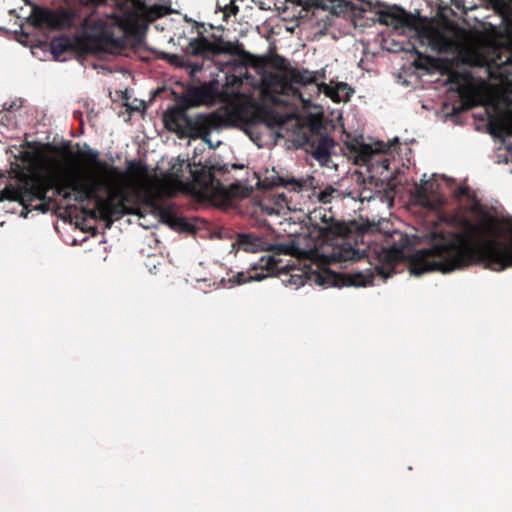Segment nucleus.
I'll list each match as a JSON object with an SVG mask.
<instances>
[{"label":"nucleus","mask_w":512,"mask_h":512,"mask_svg":"<svg viewBox=\"0 0 512 512\" xmlns=\"http://www.w3.org/2000/svg\"><path fill=\"white\" fill-rule=\"evenodd\" d=\"M463 232L432 233L429 248L417 250L409 259L410 273L416 276L430 271L442 273L472 265H483L493 271L512 267V239L497 238L499 220L487 212L482 213L479 224L468 218L459 222Z\"/></svg>","instance_id":"1"},{"label":"nucleus","mask_w":512,"mask_h":512,"mask_svg":"<svg viewBox=\"0 0 512 512\" xmlns=\"http://www.w3.org/2000/svg\"><path fill=\"white\" fill-rule=\"evenodd\" d=\"M78 156L92 165L96 172L80 173L76 171L66 172L65 191L73 194L74 201L83 203L93 200L97 206L100 219L107 222L110 227L114 221L126 214L134 213L129 206H124L123 201L116 198L111 191V177L119 175L115 166L99 159V152L85 145V150L78 152Z\"/></svg>","instance_id":"2"},{"label":"nucleus","mask_w":512,"mask_h":512,"mask_svg":"<svg viewBox=\"0 0 512 512\" xmlns=\"http://www.w3.org/2000/svg\"><path fill=\"white\" fill-rule=\"evenodd\" d=\"M218 95L216 82L205 83L190 88L181 96L177 106L168 109L163 115L165 128L175 132L180 138L190 137L207 140L214 129L232 123L235 119H242L248 111L242 108L220 109L210 114H197L189 117L187 109L193 106L212 103Z\"/></svg>","instance_id":"3"},{"label":"nucleus","mask_w":512,"mask_h":512,"mask_svg":"<svg viewBox=\"0 0 512 512\" xmlns=\"http://www.w3.org/2000/svg\"><path fill=\"white\" fill-rule=\"evenodd\" d=\"M66 172L67 170L55 169L49 174H33L22 187L9 184L0 191V202L17 201L28 211L36 210L46 213L55 202L54 198L47 195L51 189L66 200L72 198V194L65 191L64 187Z\"/></svg>","instance_id":"4"},{"label":"nucleus","mask_w":512,"mask_h":512,"mask_svg":"<svg viewBox=\"0 0 512 512\" xmlns=\"http://www.w3.org/2000/svg\"><path fill=\"white\" fill-rule=\"evenodd\" d=\"M409 238L406 234L394 231L386 236V246L373 250L377 263L374 270L383 278H388L395 273L398 263L404 258V251L409 245Z\"/></svg>","instance_id":"5"},{"label":"nucleus","mask_w":512,"mask_h":512,"mask_svg":"<svg viewBox=\"0 0 512 512\" xmlns=\"http://www.w3.org/2000/svg\"><path fill=\"white\" fill-rule=\"evenodd\" d=\"M274 255L262 256L256 263L252 264L245 272H238L231 281L237 285H242L250 281H261L268 276L285 271L288 265L282 264V259L278 256L287 254L288 250L284 246H273Z\"/></svg>","instance_id":"6"},{"label":"nucleus","mask_w":512,"mask_h":512,"mask_svg":"<svg viewBox=\"0 0 512 512\" xmlns=\"http://www.w3.org/2000/svg\"><path fill=\"white\" fill-rule=\"evenodd\" d=\"M239 50V45L224 41L220 37L215 38V40L211 42L208 38L201 35L189 41L186 47V54L188 56L210 58L221 54L236 55L239 54Z\"/></svg>","instance_id":"7"},{"label":"nucleus","mask_w":512,"mask_h":512,"mask_svg":"<svg viewBox=\"0 0 512 512\" xmlns=\"http://www.w3.org/2000/svg\"><path fill=\"white\" fill-rule=\"evenodd\" d=\"M75 13L67 9L52 10L48 8L35 7L32 10L30 19L36 28H48L52 30H64L73 26Z\"/></svg>","instance_id":"8"},{"label":"nucleus","mask_w":512,"mask_h":512,"mask_svg":"<svg viewBox=\"0 0 512 512\" xmlns=\"http://www.w3.org/2000/svg\"><path fill=\"white\" fill-rule=\"evenodd\" d=\"M194 183L199 188L208 194L220 197H230L238 195V190L241 189L239 184H231L226 187L219 179H217L212 172L211 168L207 166H200L194 170H190Z\"/></svg>","instance_id":"9"},{"label":"nucleus","mask_w":512,"mask_h":512,"mask_svg":"<svg viewBox=\"0 0 512 512\" xmlns=\"http://www.w3.org/2000/svg\"><path fill=\"white\" fill-rule=\"evenodd\" d=\"M374 272L371 269L352 273H336L329 269L323 270L315 276V282L325 286H367L372 284Z\"/></svg>","instance_id":"10"},{"label":"nucleus","mask_w":512,"mask_h":512,"mask_svg":"<svg viewBox=\"0 0 512 512\" xmlns=\"http://www.w3.org/2000/svg\"><path fill=\"white\" fill-rule=\"evenodd\" d=\"M156 8H147L142 5V11L127 10L122 16L118 17V25L128 34H136L141 28H146L147 23L153 21L159 15L155 12Z\"/></svg>","instance_id":"11"},{"label":"nucleus","mask_w":512,"mask_h":512,"mask_svg":"<svg viewBox=\"0 0 512 512\" xmlns=\"http://www.w3.org/2000/svg\"><path fill=\"white\" fill-rule=\"evenodd\" d=\"M263 83L266 90L275 96H291L304 101L301 92L289 83L288 74L284 71L282 73H269L265 76Z\"/></svg>","instance_id":"12"},{"label":"nucleus","mask_w":512,"mask_h":512,"mask_svg":"<svg viewBox=\"0 0 512 512\" xmlns=\"http://www.w3.org/2000/svg\"><path fill=\"white\" fill-rule=\"evenodd\" d=\"M439 184L434 180H422L416 187V202L428 209H437L441 207L444 200L438 192Z\"/></svg>","instance_id":"13"},{"label":"nucleus","mask_w":512,"mask_h":512,"mask_svg":"<svg viewBox=\"0 0 512 512\" xmlns=\"http://www.w3.org/2000/svg\"><path fill=\"white\" fill-rule=\"evenodd\" d=\"M147 204L151 207L154 213H156L161 222L167 224L173 229H180L183 231L191 230V225L182 217H179L172 204H162L157 200L150 198Z\"/></svg>","instance_id":"14"},{"label":"nucleus","mask_w":512,"mask_h":512,"mask_svg":"<svg viewBox=\"0 0 512 512\" xmlns=\"http://www.w3.org/2000/svg\"><path fill=\"white\" fill-rule=\"evenodd\" d=\"M247 123L249 124H264L269 128L280 126L283 121L281 116L272 108L255 104L253 110L248 116Z\"/></svg>","instance_id":"15"},{"label":"nucleus","mask_w":512,"mask_h":512,"mask_svg":"<svg viewBox=\"0 0 512 512\" xmlns=\"http://www.w3.org/2000/svg\"><path fill=\"white\" fill-rule=\"evenodd\" d=\"M308 179H297L295 177H283L278 175L275 171L270 176H266L261 185L266 189H273L276 187H284L289 191L300 192L307 187Z\"/></svg>","instance_id":"16"},{"label":"nucleus","mask_w":512,"mask_h":512,"mask_svg":"<svg viewBox=\"0 0 512 512\" xmlns=\"http://www.w3.org/2000/svg\"><path fill=\"white\" fill-rule=\"evenodd\" d=\"M389 149L390 146L388 144L380 141L374 143V145L359 143L349 147L351 153L355 154L356 163L364 165L371 162L375 155L384 154Z\"/></svg>","instance_id":"17"},{"label":"nucleus","mask_w":512,"mask_h":512,"mask_svg":"<svg viewBox=\"0 0 512 512\" xmlns=\"http://www.w3.org/2000/svg\"><path fill=\"white\" fill-rule=\"evenodd\" d=\"M51 52L58 61H64L68 55H73L77 51V43L67 36L56 37L50 44Z\"/></svg>","instance_id":"18"},{"label":"nucleus","mask_w":512,"mask_h":512,"mask_svg":"<svg viewBox=\"0 0 512 512\" xmlns=\"http://www.w3.org/2000/svg\"><path fill=\"white\" fill-rule=\"evenodd\" d=\"M281 70L288 74L289 83H291L292 86L295 84L306 86L315 84L317 81L315 73L307 69H298L286 64L281 67Z\"/></svg>","instance_id":"19"},{"label":"nucleus","mask_w":512,"mask_h":512,"mask_svg":"<svg viewBox=\"0 0 512 512\" xmlns=\"http://www.w3.org/2000/svg\"><path fill=\"white\" fill-rule=\"evenodd\" d=\"M361 258L362 254L360 251L344 241L333 247L332 252L328 256L330 262L357 261Z\"/></svg>","instance_id":"20"},{"label":"nucleus","mask_w":512,"mask_h":512,"mask_svg":"<svg viewBox=\"0 0 512 512\" xmlns=\"http://www.w3.org/2000/svg\"><path fill=\"white\" fill-rule=\"evenodd\" d=\"M332 143V139L327 136H317L316 139L310 143L314 157L317 160L327 159L330 156Z\"/></svg>","instance_id":"21"},{"label":"nucleus","mask_w":512,"mask_h":512,"mask_svg":"<svg viewBox=\"0 0 512 512\" xmlns=\"http://www.w3.org/2000/svg\"><path fill=\"white\" fill-rule=\"evenodd\" d=\"M238 245L240 249L246 252H256L264 249L262 247V239L253 234H240L238 236Z\"/></svg>","instance_id":"22"},{"label":"nucleus","mask_w":512,"mask_h":512,"mask_svg":"<svg viewBox=\"0 0 512 512\" xmlns=\"http://www.w3.org/2000/svg\"><path fill=\"white\" fill-rule=\"evenodd\" d=\"M380 21L386 25H392L394 27H401L407 23L406 16L404 15V11H401V14L384 11L380 13Z\"/></svg>","instance_id":"23"},{"label":"nucleus","mask_w":512,"mask_h":512,"mask_svg":"<svg viewBox=\"0 0 512 512\" xmlns=\"http://www.w3.org/2000/svg\"><path fill=\"white\" fill-rule=\"evenodd\" d=\"M471 75L468 71L451 70L448 74V82L460 86L470 79Z\"/></svg>","instance_id":"24"},{"label":"nucleus","mask_w":512,"mask_h":512,"mask_svg":"<svg viewBox=\"0 0 512 512\" xmlns=\"http://www.w3.org/2000/svg\"><path fill=\"white\" fill-rule=\"evenodd\" d=\"M163 59L167 60V62L176 67H190V62L184 57L177 54H163Z\"/></svg>","instance_id":"25"},{"label":"nucleus","mask_w":512,"mask_h":512,"mask_svg":"<svg viewBox=\"0 0 512 512\" xmlns=\"http://www.w3.org/2000/svg\"><path fill=\"white\" fill-rule=\"evenodd\" d=\"M127 172L136 177H143L147 174V167L141 162L129 161Z\"/></svg>","instance_id":"26"},{"label":"nucleus","mask_w":512,"mask_h":512,"mask_svg":"<svg viewBox=\"0 0 512 512\" xmlns=\"http://www.w3.org/2000/svg\"><path fill=\"white\" fill-rule=\"evenodd\" d=\"M492 8L501 15H506L510 12L511 7L507 0H489Z\"/></svg>","instance_id":"27"},{"label":"nucleus","mask_w":512,"mask_h":512,"mask_svg":"<svg viewBox=\"0 0 512 512\" xmlns=\"http://www.w3.org/2000/svg\"><path fill=\"white\" fill-rule=\"evenodd\" d=\"M337 190L331 186L326 187L323 191H321L318 195V199L321 203L327 204L331 202L332 195L336 193Z\"/></svg>","instance_id":"28"},{"label":"nucleus","mask_w":512,"mask_h":512,"mask_svg":"<svg viewBox=\"0 0 512 512\" xmlns=\"http://www.w3.org/2000/svg\"><path fill=\"white\" fill-rule=\"evenodd\" d=\"M52 151L56 153H64L69 157H74V153L71 151V143L69 141L63 142L61 147L58 148L56 146L47 145Z\"/></svg>","instance_id":"29"},{"label":"nucleus","mask_w":512,"mask_h":512,"mask_svg":"<svg viewBox=\"0 0 512 512\" xmlns=\"http://www.w3.org/2000/svg\"><path fill=\"white\" fill-rule=\"evenodd\" d=\"M493 125L496 126L502 133L506 135H512V122L501 119Z\"/></svg>","instance_id":"30"},{"label":"nucleus","mask_w":512,"mask_h":512,"mask_svg":"<svg viewBox=\"0 0 512 512\" xmlns=\"http://www.w3.org/2000/svg\"><path fill=\"white\" fill-rule=\"evenodd\" d=\"M110 192L112 194H116V198L119 201H123L124 206H129V203L131 202V197L129 196V194L127 192H125L122 189H119V190L115 191L112 188H111Z\"/></svg>","instance_id":"31"},{"label":"nucleus","mask_w":512,"mask_h":512,"mask_svg":"<svg viewBox=\"0 0 512 512\" xmlns=\"http://www.w3.org/2000/svg\"><path fill=\"white\" fill-rule=\"evenodd\" d=\"M327 232H330L334 235L340 236L343 233L342 226L338 224L329 225L327 228L322 229V234H325Z\"/></svg>","instance_id":"32"},{"label":"nucleus","mask_w":512,"mask_h":512,"mask_svg":"<svg viewBox=\"0 0 512 512\" xmlns=\"http://www.w3.org/2000/svg\"><path fill=\"white\" fill-rule=\"evenodd\" d=\"M289 282L296 286H302V285H304L305 280H304L303 276L300 274H291Z\"/></svg>","instance_id":"33"},{"label":"nucleus","mask_w":512,"mask_h":512,"mask_svg":"<svg viewBox=\"0 0 512 512\" xmlns=\"http://www.w3.org/2000/svg\"><path fill=\"white\" fill-rule=\"evenodd\" d=\"M82 212L92 218V219H97V218H100V214H99V211H98V208L97 206L95 207V209H90V208H83L82 209Z\"/></svg>","instance_id":"34"},{"label":"nucleus","mask_w":512,"mask_h":512,"mask_svg":"<svg viewBox=\"0 0 512 512\" xmlns=\"http://www.w3.org/2000/svg\"><path fill=\"white\" fill-rule=\"evenodd\" d=\"M364 184H370L375 185L376 188H382L383 187V181H381L378 178H375L374 176H369L367 180H363Z\"/></svg>","instance_id":"35"},{"label":"nucleus","mask_w":512,"mask_h":512,"mask_svg":"<svg viewBox=\"0 0 512 512\" xmlns=\"http://www.w3.org/2000/svg\"><path fill=\"white\" fill-rule=\"evenodd\" d=\"M360 196H361L362 200H364V199L370 200V199L374 198V194L372 193V191H370L366 187H364L362 189V191L360 192Z\"/></svg>","instance_id":"36"},{"label":"nucleus","mask_w":512,"mask_h":512,"mask_svg":"<svg viewBox=\"0 0 512 512\" xmlns=\"http://www.w3.org/2000/svg\"><path fill=\"white\" fill-rule=\"evenodd\" d=\"M431 61L430 57H425L424 62H422L420 59L415 61L414 65L418 69H425L426 65Z\"/></svg>","instance_id":"37"},{"label":"nucleus","mask_w":512,"mask_h":512,"mask_svg":"<svg viewBox=\"0 0 512 512\" xmlns=\"http://www.w3.org/2000/svg\"><path fill=\"white\" fill-rule=\"evenodd\" d=\"M225 10H230L235 15L238 13L239 8L234 5V0H230V4L225 6Z\"/></svg>","instance_id":"38"},{"label":"nucleus","mask_w":512,"mask_h":512,"mask_svg":"<svg viewBox=\"0 0 512 512\" xmlns=\"http://www.w3.org/2000/svg\"><path fill=\"white\" fill-rule=\"evenodd\" d=\"M276 203L279 206H282L284 203L287 204L286 196L284 194H278Z\"/></svg>","instance_id":"39"},{"label":"nucleus","mask_w":512,"mask_h":512,"mask_svg":"<svg viewBox=\"0 0 512 512\" xmlns=\"http://www.w3.org/2000/svg\"><path fill=\"white\" fill-rule=\"evenodd\" d=\"M212 168H213V170H217V171H219V172H221V173H226V172H228V169H227L226 165H223V166H216V165H213V166H212Z\"/></svg>","instance_id":"40"},{"label":"nucleus","mask_w":512,"mask_h":512,"mask_svg":"<svg viewBox=\"0 0 512 512\" xmlns=\"http://www.w3.org/2000/svg\"><path fill=\"white\" fill-rule=\"evenodd\" d=\"M381 163V166L383 167L384 170H388L389 169V165H390V161L389 159L387 158H384L380 161Z\"/></svg>","instance_id":"41"},{"label":"nucleus","mask_w":512,"mask_h":512,"mask_svg":"<svg viewBox=\"0 0 512 512\" xmlns=\"http://www.w3.org/2000/svg\"><path fill=\"white\" fill-rule=\"evenodd\" d=\"M467 191H468L467 188H460L459 193H460V195H466Z\"/></svg>","instance_id":"42"},{"label":"nucleus","mask_w":512,"mask_h":512,"mask_svg":"<svg viewBox=\"0 0 512 512\" xmlns=\"http://www.w3.org/2000/svg\"><path fill=\"white\" fill-rule=\"evenodd\" d=\"M106 0H103L101 2H95V3H85L86 5H99V4H102L104 3Z\"/></svg>","instance_id":"43"},{"label":"nucleus","mask_w":512,"mask_h":512,"mask_svg":"<svg viewBox=\"0 0 512 512\" xmlns=\"http://www.w3.org/2000/svg\"><path fill=\"white\" fill-rule=\"evenodd\" d=\"M232 168H233V169L243 168V165L233 164V165H232Z\"/></svg>","instance_id":"44"},{"label":"nucleus","mask_w":512,"mask_h":512,"mask_svg":"<svg viewBox=\"0 0 512 512\" xmlns=\"http://www.w3.org/2000/svg\"><path fill=\"white\" fill-rule=\"evenodd\" d=\"M201 68H202V66H200V65H197V66L193 67V69L197 70V71L201 70Z\"/></svg>","instance_id":"45"}]
</instances>
